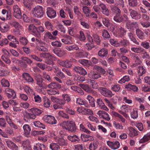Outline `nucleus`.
<instances>
[{
    "label": "nucleus",
    "mask_w": 150,
    "mask_h": 150,
    "mask_svg": "<svg viewBox=\"0 0 150 150\" xmlns=\"http://www.w3.org/2000/svg\"><path fill=\"white\" fill-rule=\"evenodd\" d=\"M31 13L34 17L41 18L43 16L45 12L42 6L37 5L32 9Z\"/></svg>",
    "instance_id": "obj_2"
},
{
    "label": "nucleus",
    "mask_w": 150,
    "mask_h": 150,
    "mask_svg": "<svg viewBox=\"0 0 150 150\" xmlns=\"http://www.w3.org/2000/svg\"><path fill=\"white\" fill-rule=\"evenodd\" d=\"M128 36L129 37V38L134 43L137 45H139V42L137 41L135 39L133 33L132 32L128 33Z\"/></svg>",
    "instance_id": "obj_40"
},
{
    "label": "nucleus",
    "mask_w": 150,
    "mask_h": 150,
    "mask_svg": "<svg viewBox=\"0 0 150 150\" xmlns=\"http://www.w3.org/2000/svg\"><path fill=\"white\" fill-rule=\"evenodd\" d=\"M45 146L43 144L38 143L34 146L33 149L34 150H45Z\"/></svg>",
    "instance_id": "obj_37"
},
{
    "label": "nucleus",
    "mask_w": 150,
    "mask_h": 150,
    "mask_svg": "<svg viewBox=\"0 0 150 150\" xmlns=\"http://www.w3.org/2000/svg\"><path fill=\"white\" fill-rule=\"evenodd\" d=\"M90 76L91 78L94 79H97L101 77V76L99 74L94 71H92L90 73Z\"/></svg>",
    "instance_id": "obj_49"
},
{
    "label": "nucleus",
    "mask_w": 150,
    "mask_h": 150,
    "mask_svg": "<svg viewBox=\"0 0 150 150\" xmlns=\"http://www.w3.org/2000/svg\"><path fill=\"white\" fill-rule=\"evenodd\" d=\"M80 22L81 25L84 28L89 29L90 27V26L89 24L87 22L83 21L82 20H80Z\"/></svg>",
    "instance_id": "obj_54"
},
{
    "label": "nucleus",
    "mask_w": 150,
    "mask_h": 150,
    "mask_svg": "<svg viewBox=\"0 0 150 150\" xmlns=\"http://www.w3.org/2000/svg\"><path fill=\"white\" fill-rule=\"evenodd\" d=\"M130 115L132 118L134 119H137L138 116L137 110L136 108L133 109L132 111L131 112Z\"/></svg>",
    "instance_id": "obj_42"
},
{
    "label": "nucleus",
    "mask_w": 150,
    "mask_h": 150,
    "mask_svg": "<svg viewBox=\"0 0 150 150\" xmlns=\"http://www.w3.org/2000/svg\"><path fill=\"white\" fill-rule=\"evenodd\" d=\"M73 69L76 73L80 74L85 75L87 74L85 69L81 67H75Z\"/></svg>",
    "instance_id": "obj_20"
},
{
    "label": "nucleus",
    "mask_w": 150,
    "mask_h": 150,
    "mask_svg": "<svg viewBox=\"0 0 150 150\" xmlns=\"http://www.w3.org/2000/svg\"><path fill=\"white\" fill-rule=\"evenodd\" d=\"M137 35L138 38L142 40L145 38V35L144 33L142 30L139 29H137L136 30Z\"/></svg>",
    "instance_id": "obj_38"
},
{
    "label": "nucleus",
    "mask_w": 150,
    "mask_h": 150,
    "mask_svg": "<svg viewBox=\"0 0 150 150\" xmlns=\"http://www.w3.org/2000/svg\"><path fill=\"white\" fill-rule=\"evenodd\" d=\"M107 144L110 148L114 150L118 149L120 146L119 142L117 141L111 142L108 141L107 142Z\"/></svg>",
    "instance_id": "obj_8"
},
{
    "label": "nucleus",
    "mask_w": 150,
    "mask_h": 150,
    "mask_svg": "<svg viewBox=\"0 0 150 150\" xmlns=\"http://www.w3.org/2000/svg\"><path fill=\"white\" fill-rule=\"evenodd\" d=\"M100 118H102L105 120L109 121L110 120V118L108 113L102 110H99L97 113Z\"/></svg>",
    "instance_id": "obj_14"
},
{
    "label": "nucleus",
    "mask_w": 150,
    "mask_h": 150,
    "mask_svg": "<svg viewBox=\"0 0 150 150\" xmlns=\"http://www.w3.org/2000/svg\"><path fill=\"white\" fill-rule=\"evenodd\" d=\"M23 128L24 131V135L25 136L28 137L31 130L30 127L28 125L25 124L23 126Z\"/></svg>",
    "instance_id": "obj_24"
},
{
    "label": "nucleus",
    "mask_w": 150,
    "mask_h": 150,
    "mask_svg": "<svg viewBox=\"0 0 150 150\" xmlns=\"http://www.w3.org/2000/svg\"><path fill=\"white\" fill-rule=\"evenodd\" d=\"M88 55V53L82 52H77L76 57L79 58H84L87 57Z\"/></svg>",
    "instance_id": "obj_35"
},
{
    "label": "nucleus",
    "mask_w": 150,
    "mask_h": 150,
    "mask_svg": "<svg viewBox=\"0 0 150 150\" xmlns=\"http://www.w3.org/2000/svg\"><path fill=\"white\" fill-rule=\"evenodd\" d=\"M126 25L127 29L132 31L137 27L138 24L136 22L129 23L128 21L126 23Z\"/></svg>",
    "instance_id": "obj_19"
},
{
    "label": "nucleus",
    "mask_w": 150,
    "mask_h": 150,
    "mask_svg": "<svg viewBox=\"0 0 150 150\" xmlns=\"http://www.w3.org/2000/svg\"><path fill=\"white\" fill-rule=\"evenodd\" d=\"M98 145L96 142H94L90 143L89 146L90 150H96L97 148Z\"/></svg>",
    "instance_id": "obj_53"
},
{
    "label": "nucleus",
    "mask_w": 150,
    "mask_h": 150,
    "mask_svg": "<svg viewBox=\"0 0 150 150\" xmlns=\"http://www.w3.org/2000/svg\"><path fill=\"white\" fill-rule=\"evenodd\" d=\"M40 56L41 57L47 59L46 61H46L48 60L50 61H53L57 60V59L56 57L52 56L50 53H41L40 54Z\"/></svg>",
    "instance_id": "obj_11"
},
{
    "label": "nucleus",
    "mask_w": 150,
    "mask_h": 150,
    "mask_svg": "<svg viewBox=\"0 0 150 150\" xmlns=\"http://www.w3.org/2000/svg\"><path fill=\"white\" fill-rule=\"evenodd\" d=\"M150 140V132L145 134L139 141V143H142Z\"/></svg>",
    "instance_id": "obj_34"
},
{
    "label": "nucleus",
    "mask_w": 150,
    "mask_h": 150,
    "mask_svg": "<svg viewBox=\"0 0 150 150\" xmlns=\"http://www.w3.org/2000/svg\"><path fill=\"white\" fill-rule=\"evenodd\" d=\"M46 13L48 17L50 18H54L56 16L55 11L50 7L47 8Z\"/></svg>",
    "instance_id": "obj_13"
},
{
    "label": "nucleus",
    "mask_w": 150,
    "mask_h": 150,
    "mask_svg": "<svg viewBox=\"0 0 150 150\" xmlns=\"http://www.w3.org/2000/svg\"><path fill=\"white\" fill-rule=\"evenodd\" d=\"M13 15L16 18L20 19L21 18L22 16L21 12V10L17 5H15L13 6Z\"/></svg>",
    "instance_id": "obj_4"
},
{
    "label": "nucleus",
    "mask_w": 150,
    "mask_h": 150,
    "mask_svg": "<svg viewBox=\"0 0 150 150\" xmlns=\"http://www.w3.org/2000/svg\"><path fill=\"white\" fill-rule=\"evenodd\" d=\"M63 129H65L71 132H75L76 131V127L74 121H64L60 124Z\"/></svg>",
    "instance_id": "obj_1"
},
{
    "label": "nucleus",
    "mask_w": 150,
    "mask_h": 150,
    "mask_svg": "<svg viewBox=\"0 0 150 150\" xmlns=\"http://www.w3.org/2000/svg\"><path fill=\"white\" fill-rule=\"evenodd\" d=\"M76 103L80 105H84L85 107H88V105L85 103V102L83 99L78 98L76 100Z\"/></svg>",
    "instance_id": "obj_55"
},
{
    "label": "nucleus",
    "mask_w": 150,
    "mask_h": 150,
    "mask_svg": "<svg viewBox=\"0 0 150 150\" xmlns=\"http://www.w3.org/2000/svg\"><path fill=\"white\" fill-rule=\"evenodd\" d=\"M131 50L134 52L137 53H141L144 52V49L141 47H132L131 48Z\"/></svg>",
    "instance_id": "obj_39"
},
{
    "label": "nucleus",
    "mask_w": 150,
    "mask_h": 150,
    "mask_svg": "<svg viewBox=\"0 0 150 150\" xmlns=\"http://www.w3.org/2000/svg\"><path fill=\"white\" fill-rule=\"evenodd\" d=\"M10 29V26L7 23L0 22V31L2 33L7 32Z\"/></svg>",
    "instance_id": "obj_12"
},
{
    "label": "nucleus",
    "mask_w": 150,
    "mask_h": 150,
    "mask_svg": "<svg viewBox=\"0 0 150 150\" xmlns=\"http://www.w3.org/2000/svg\"><path fill=\"white\" fill-rule=\"evenodd\" d=\"M129 11L130 16L133 19H139L141 18V15L135 10L131 9H129Z\"/></svg>",
    "instance_id": "obj_16"
},
{
    "label": "nucleus",
    "mask_w": 150,
    "mask_h": 150,
    "mask_svg": "<svg viewBox=\"0 0 150 150\" xmlns=\"http://www.w3.org/2000/svg\"><path fill=\"white\" fill-rule=\"evenodd\" d=\"M4 92L6 96L9 98H16V93L14 91L10 88L5 89Z\"/></svg>",
    "instance_id": "obj_7"
},
{
    "label": "nucleus",
    "mask_w": 150,
    "mask_h": 150,
    "mask_svg": "<svg viewBox=\"0 0 150 150\" xmlns=\"http://www.w3.org/2000/svg\"><path fill=\"white\" fill-rule=\"evenodd\" d=\"M23 76L27 82H34V80L31 76L27 73H24L23 74Z\"/></svg>",
    "instance_id": "obj_32"
},
{
    "label": "nucleus",
    "mask_w": 150,
    "mask_h": 150,
    "mask_svg": "<svg viewBox=\"0 0 150 150\" xmlns=\"http://www.w3.org/2000/svg\"><path fill=\"white\" fill-rule=\"evenodd\" d=\"M22 146L24 150H28L30 149V143L29 140H27L23 141Z\"/></svg>",
    "instance_id": "obj_22"
},
{
    "label": "nucleus",
    "mask_w": 150,
    "mask_h": 150,
    "mask_svg": "<svg viewBox=\"0 0 150 150\" xmlns=\"http://www.w3.org/2000/svg\"><path fill=\"white\" fill-rule=\"evenodd\" d=\"M100 93L104 96L111 97L113 95L112 92L108 89L104 87H100Z\"/></svg>",
    "instance_id": "obj_6"
},
{
    "label": "nucleus",
    "mask_w": 150,
    "mask_h": 150,
    "mask_svg": "<svg viewBox=\"0 0 150 150\" xmlns=\"http://www.w3.org/2000/svg\"><path fill=\"white\" fill-rule=\"evenodd\" d=\"M93 37V40L96 43L99 45L100 43L101 40L99 36L96 34L93 33L92 35Z\"/></svg>",
    "instance_id": "obj_44"
},
{
    "label": "nucleus",
    "mask_w": 150,
    "mask_h": 150,
    "mask_svg": "<svg viewBox=\"0 0 150 150\" xmlns=\"http://www.w3.org/2000/svg\"><path fill=\"white\" fill-rule=\"evenodd\" d=\"M97 102L99 106L101 108L107 111L109 110L108 108L105 105L104 103L101 99H97Z\"/></svg>",
    "instance_id": "obj_31"
},
{
    "label": "nucleus",
    "mask_w": 150,
    "mask_h": 150,
    "mask_svg": "<svg viewBox=\"0 0 150 150\" xmlns=\"http://www.w3.org/2000/svg\"><path fill=\"white\" fill-rule=\"evenodd\" d=\"M45 25L47 30L50 31L53 30V26L50 22L48 21H46L45 23Z\"/></svg>",
    "instance_id": "obj_50"
},
{
    "label": "nucleus",
    "mask_w": 150,
    "mask_h": 150,
    "mask_svg": "<svg viewBox=\"0 0 150 150\" xmlns=\"http://www.w3.org/2000/svg\"><path fill=\"white\" fill-rule=\"evenodd\" d=\"M110 42L112 45L116 47H118L120 46V44L117 41H116L113 38L110 40Z\"/></svg>",
    "instance_id": "obj_63"
},
{
    "label": "nucleus",
    "mask_w": 150,
    "mask_h": 150,
    "mask_svg": "<svg viewBox=\"0 0 150 150\" xmlns=\"http://www.w3.org/2000/svg\"><path fill=\"white\" fill-rule=\"evenodd\" d=\"M111 113L112 115L117 117V119L120 120L123 123H125L126 121L125 119L121 114L114 111L112 112Z\"/></svg>",
    "instance_id": "obj_23"
},
{
    "label": "nucleus",
    "mask_w": 150,
    "mask_h": 150,
    "mask_svg": "<svg viewBox=\"0 0 150 150\" xmlns=\"http://www.w3.org/2000/svg\"><path fill=\"white\" fill-rule=\"evenodd\" d=\"M99 6L100 7V11H101L103 14L107 16H109L110 14L109 10L105 4L103 3H101L99 4Z\"/></svg>",
    "instance_id": "obj_9"
},
{
    "label": "nucleus",
    "mask_w": 150,
    "mask_h": 150,
    "mask_svg": "<svg viewBox=\"0 0 150 150\" xmlns=\"http://www.w3.org/2000/svg\"><path fill=\"white\" fill-rule=\"evenodd\" d=\"M120 14H117L114 17L113 19L115 22L120 23L123 21V18L122 16H120Z\"/></svg>",
    "instance_id": "obj_52"
},
{
    "label": "nucleus",
    "mask_w": 150,
    "mask_h": 150,
    "mask_svg": "<svg viewBox=\"0 0 150 150\" xmlns=\"http://www.w3.org/2000/svg\"><path fill=\"white\" fill-rule=\"evenodd\" d=\"M35 79L37 81V84L40 87L42 86L43 80L40 74H38L35 76Z\"/></svg>",
    "instance_id": "obj_29"
},
{
    "label": "nucleus",
    "mask_w": 150,
    "mask_h": 150,
    "mask_svg": "<svg viewBox=\"0 0 150 150\" xmlns=\"http://www.w3.org/2000/svg\"><path fill=\"white\" fill-rule=\"evenodd\" d=\"M55 142H57L59 146H67L68 145V141L67 139H64L63 137H54Z\"/></svg>",
    "instance_id": "obj_5"
},
{
    "label": "nucleus",
    "mask_w": 150,
    "mask_h": 150,
    "mask_svg": "<svg viewBox=\"0 0 150 150\" xmlns=\"http://www.w3.org/2000/svg\"><path fill=\"white\" fill-rule=\"evenodd\" d=\"M47 87L52 89H60L62 86L61 85L55 82H52L47 85Z\"/></svg>",
    "instance_id": "obj_18"
},
{
    "label": "nucleus",
    "mask_w": 150,
    "mask_h": 150,
    "mask_svg": "<svg viewBox=\"0 0 150 150\" xmlns=\"http://www.w3.org/2000/svg\"><path fill=\"white\" fill-rule=\"evenodd\" d=\"M1 83L3 87H9L10 86V84L8 81L5 79H3L1 80Z\"/></svg>",
    "instance_id": "obj_58"
},
{
    "label": "nucleus",
    "mask_w": 150,
    "mask_h": 150,
    "mask_svg": "<svg viewBox=\"0 0 150 150\" xmlns=\"http://www.w3.org/2000/svg\"><path fill=\"white\" fill-rule=\"evenodd\" d=\"M52 52L53 53L56 54L57 56L60 57L64 56L67 54L66 50L57 48L53 49Z\"/></svg>",
    "instance_id": "obj_15"
},
{
    "label": "nucleus",
    "mask_w": 150,
    "mask_h": 150,
    "mask_svg": "<svg viewBox=\"0 0 150 150\" xmlns=\"http://www.w3.org/2000/svg\"><path fill=\"white\" fill-rule=\"evenodd\" d=\"M50 148L51 150H59L60 147L57 142H52L50 145Z\"/></svg>",
    "instance_id": "obj_43"
},
{
    "label": "nucleus",
    "mask_w": 150,
    "mask_h": 150,
    "mask_svg": "<svg viewBox=\"0 0 150 150\" xmlns=\"http://www.w3.org/2000/svg\"><path fill=\"white\" fill-rule=\"evenodd\" d=\"M23 3L24 6L29 10L32 8V3L30 0H23Z\"/></svg>",
    "instance_id": "obj_27"
},
{
    "label": "nucleus",
    "mask_w": 150,
    "mask_h": 150,
    "mask_svg": "<svg viewBox=\"0 0 150 150\" xmlns=\"http://www.w3.org/2000/svg\"><path fill=\"white\" fill-rule=\"evenodd\" d=\"M36 117V115L33 113L26 112L24 116V120L25 121L28 122L30 119H34Z\"/></svg>",
    "instance_id": "obj_17"
},
{
    "label": "nucleus",
    "mask_w": 150,
    "mask_h": 150,
    "mask_svg": "<svg viewBox=\"0 0 150 150\" xmlns=\"http://www.w3.org/2000/svg\"><path fill=\"white\" fill-rule=\"evenodd\" d=\"M46 63L52 65V67L55 70V71H54L55 73H56L57 72L59 71V68L54 64L53 61H49L48 60L46 61Z\"/></svg>",
    "instance_id": "obj_56"
},
{
    "label": "nucleus",
    "mask_w": 150,
    "mask_h": 150,
    "mask_svg": "<svg viewBox=\"0 0 150 150\" xmlns=\"http://www.w3.org/2000/svg\"><path fill=\"white\" fill-rule=\"evenodd\" d=\"M86 98L88 100L90 104L91 107H94L95 106L94 98L90 95H88Z\"/></svg>",
    "instance_id": "obj_48"
},
{
    "label": "nucleus",
    "mask_w": 150,
    "mask_h": 150,
    "mask_svg": "<svg viewBox=\"0 0 150 150\" xmlns=\"http://www.w3.org/2000/svg\"><path fill=\"white\" fill-rule=\"evenodd\" d=\"M111 10L113 13L117 14H120L121 13L120 9L117 6L111 5L110 6Z\"/></svg>",
    "instance_id": "obj_28"
},
{
    "label": "nucleus",
    "mask_w": 150,
    "mask_h": 150,
    "mask_svg": "<svg viewBox=\"0 0 150 150\" xmlns=\"http://www.w3.org/2000/svg\"><path fill=\"white\" fill-rule=\"evenodd\" d=\"M141 45L146 49L150 48V44L149 42L146 41L142 42L141 43Z\"/></svg>",
    "instance_id": "obj_61"
},
{
    "label": "nucleus",
    "mask_w": 150,
    "mask_h": 150,
    "mask_svg": "<svg viewBox=\"0 0 150 150\" xmlns=\"http://www.w3.org/2000/svg\"><path fill=\"white\" fill-rule=\"evenodd\" d=\"M129 80V76L125 75L123 76L120 80L118 81V83L120 84H122L126 81H128Z\"/></svg>",
    "instance_id": "obj_59"
},
{
    "label": "nucleus",
    "mask_w": 150,
    "mask_h": 150,
    "mask_svg": "<svg viewBox=\"0 0 150 150\" xmlns=\"http://www.w3.org/2000/svg\"><path fill=\"white\" fill-rule=\"evenodd\" d=\"M126 31L121 26H118L117 29L116 30V35L117 37H122L125 34Z\"/></svg>",
    "instance_id": "obj_10"
},
{
    "label": "nucleus",
    "mask_w": 150,
    "mask_h": 150,
    "mask_svg": "<svg viewBox=\"0 0 150 150\" xmlns=\"http://www.w3.org/2000/svg\"><path fill=\"white\" fill-rule=\"evenodd\" d=\"M137 70L138 74L139 76H142L145 73V69L143 66L138 67Z\"/></svg>",
    "instance_id": "obj_47"
},
{
    "label": "nucleus",
    "mask_w": 150,
    "mask_h": 150,
    "mask_svg": "<svg viewBox=\"0 0 150 150\" xmlns=\"http://www.w3.org/2000/svg\"><path fill=\"white\" fill-rule=\"evenodd\" d=\"M82 10L83 13L86 16V17L89 16L91 11L86 6H83Z\"/></svg>",
    "instance_id": "obj_60"
},
{
    "label": "nucleus",
    "mask_w": 150,
    "mask_h": 150,
    "mask_svg": "<svg viewBox=\"0 0 150 150\" xmlns=\"http://www.w3.org/2000/svg\"><path fill=\"white\" fill-rule=\"evenodd\" d=\"M42 119L46 122L51 125L56 124L57 123V121L55 119V117L51 115H45Z\"/></svg>",
    "instance_id": "obj_3"
},
{
    "label": "nucleus",
    "mask_w": 150,
    "mask_h": 150,
    "mask_svg": "<svg viewBox=\"0 0 150 150\" xmlns=\"http://www.w3.org/2000/svg\"><path fill=\"white\" fill-rule=\"evenodd\" d=\"M80 86L82 89L87 92L91 93H93V91L87 85L81 84Z\"/></svg>",
    "instance_id": "obj_46"
},
{
    "label": "nucleus",
    "mask_w": 150,
    "mask_h": 150,
    "mask_svg": "<svg viewBox=\"0 0 150 150\" xmlns=\"http://www.w3.org/2000/svg\"><path fill=\"white\" fill-rule=\"evenodd\" d=\"M130 56L132 58L135 60L137 63L139 64H141L142 63V62L140 60V58L137 54L134 53H132L130 54Z\"/></svg>",
    "instance_id": "obj_33"
},
{
    "label": "nucleus",
    "mask_w": 150,
    "mask_h": 150,
    "mask_svg": "<svg viewBox=\"0 0 150 150\" xmlns=\"http://www.w3.org/2000/svg\"><path fill=\"white\" fill-rule=\"evenodd\" d=\"M43 105L44 106L45 108H48L50 107V102L48 98L46 97L44 98Z\"/></svg>",
    "instance_id": "obj_64"
},
{
    "label": "nucleus",
    "mask_w": 150,
    "mask_h": 150,
    "mask_svg": "<svg viewBox=\"0 0 150 150\" xmlns=\"http://www.w3.org/2000/svg\"><path fill=\"white\" fill-rule=\"evenodd\" d=\"M34 125L36 127H41L43 129H45V126L39 121H35L33 122Z\"/></svg>",
    "instance_id": "obj_57"
},
{
    "label": "nucleus",
    "mask_w": 150,
    "mask_h": 150,
    "mask_svg": "<svg viewBox=\"0 0 150 150\" xmlns=\"http://www.w3.org/2000/svg\"><path fill=\"white\" fill-rule=\"evenodd\" d=\"M108 53V50L107 49L103 48L98 51V55L101 57H106Z\"/></svg>",
    "instance_id": "obj_21"
},
{
    "label": "nucleus",
    "mask_w": 150,
    "mask_h": 150,
    "mask_svg": "<svg viewBox=\"0 0 150 150\" xmlns=\"http://www.w3.org/2000/svg\"><path fill=\"white\" fill-rule=\"evenodd\" d=\"M142 91L144 92L150 91V86H148L145 84H142L141 87Z\"/></svg>",
    "instance_id": "obj_62"
},
{
    "label": "nucleus",
    "mask_w": 150,
    "mask_h": 150,
    "mask_svg": "<svg viewBox=\"0 0 150 150\" xmlns=\"http://www.w3.org/2000/svg\"><path fill=\"white\" fill-rule=\"evenodd\" d=\"M30 112L32 113H33L34 114H35L36 116L39 115L41 114L42 112V111L41 110L35 108H33L28 110Z\"/></svg>",
    "instance_id": "obj_36"
},
{
    "label": "nucleus",
    "mask_w": 150,
    "mask_h": 150,
    "mask_svg": "<svg viewBox=\"0 0 150 150\" xmlns=\"http://www.w3.org/2000/svg\"><path fill=\"white\" fill-rule=\"evenodd\" d=\"M91 42H88L86 44L85 46V48L88 50H91L95 47V45L93 43Z\"/></svg>",
    "instance_id": "obj_51"
},
{
    "label": "nucleus",
    "mask_w": 150,
    "mask_h": 150,
    "mask_svg": "<svg viewBox=\"0 0 150 150\" xmlns=\"http://www.w3.org/2000/svg\"><path fill=\"white\" fill-rule=\"evenodd\" d=\"M125 86V88L127 89L129 91L132 90L134 92H138L139 91L138 88L134 85L128 84Z\"/></svg>",
    "instance_id": "obj_25"
},
{
    "label": "nucleus",
    "mask_w": 150,
    "mask_h": 150,
    "mask_svg": "<svg viewBox=\"0 0 150 150\" xmlns=\"http://www.w3.org/2000/svg\"><path fill=\"white\" fill-rule=\"evenodd\" d=\"M67 139L72 142H79L80 140L79 138L77 135L73 134L68 135L67 137Z\"/></svg>",
    "instance_id": "obj_30"
},
{
    "label": "nucleus",
    "mask_w": 150,
    "mask_h": 150,
    "mask_svg": "<svg viewBox=\"0 0 150 150\" xmlns=\"http://www.w3.org/2000/svg\"><path fill=\"white\" fill-rule=\"evenodd\" d=\"M66 49L68 51L78 50L79 49V47L76 45H73L71 46H67Z\"/></svg>",
    "instance_id": "obj_45"
},
{
    "label": "nucleus",
    "mask_w": 150,
    "mask_h": 150,
    "mask_svg": "<svg viewBox=\"0 0 150 150\" xmlns=\"http://www.w3.org/2000/svg\"><path fill=\"white\" fill-rule=\"evenodd\" d=\"M78 62L84 66H88L91 65V61L84 59H80L79 60Z\"/></svg>",
    "instance_id": "obj_41"
},
{
    "label": "nucleus",
    "mask_w": 150,
    "mask_h": 150,
    "mask_svg": "<svg viewBox=\"0 0 150 150\" xmlns=\"http://www.w3.org/2000/svg\"><path fill=\"white\" fill-rule=\"evenodd\" d=\"M129 134L130 137H133L138 134L137 131L135 130L132 127H129L128 128Z\"/></svg>",
    "instance_id": "obj_26"
}]
</instances>
